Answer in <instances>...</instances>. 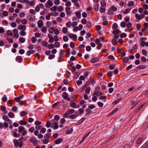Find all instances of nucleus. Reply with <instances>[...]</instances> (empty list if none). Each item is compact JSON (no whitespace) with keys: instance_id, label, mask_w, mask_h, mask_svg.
Listing matches in <instances>:
<instances>
[{"instance_id":"nucleus-23","label":"nucleus","mask_w":148,"mask_h":148,"mask_svg":"<svg viewBox=\"0 0 148 148\" xmlns=\"http://www.w3.org/2000/svg\"><path fill=\"white\" fill-rule=\"evenodd\" d=\"M22 58L20 56H17L16 58V61L18 62H21L22 61Z\"/></svg>"},{"instance_id":"nucleus-8","label":"nucleus","mask_w":148,"mask_h":148,"mask_svg":"<svg viewBox=\"0 0 148 148\" xmlns=\"http://www.w3.org/2000/svg\"><path fill=\"white\" fill-rule=\"evenodd\" d=\"M8 126V123L5 122L3 123L0 122V128L2 129L3 127L7 128Z\"/></svg>"},{"instance_id":"nucleus-10","label":"nucleus","mask_w":148,"mask_h":148,"mask_svg":"<svg viewBox=\"0 0 148 148\" xmlns=\"http://www.w3.org/2000/svg\"><path fill=\"white\" fill-rule=\"evenodd\" d=\"M75 114L71 115L69 116V117L72 119H74L77 117L79 115V114L77 112H75Z\"/></svg>"},{"instance_id":"nucleus-20","label":"nucleus","mask_w":148,"mask_h":148,"mask_svg":"<svg viewBox=\"0 0 148 148\" xmlns=\"http://www.w3.org/2000/svg\"><path fill=\"white\" fill-rule=\"evenodd\" d=\"M62 141V138H59L57 139L55 141V143L56 144H58L60 143Z\"/></svg>"},{"instance_id":"nucleus-11","label":"nucleus","mask_w":148,"mask_h":148,"mask_svg":"<svg viewBox=\"0 0 148 148\" xmlns=\"http://www.w3.org/2000/svg\"><path fill=\"white\" fill-rule=\"evenodd\" d=\"M66 122V120L63 118H61L60 120L61 124L60 125V127H63Z\"/></svg>"},{"instance_id":"nucleus-12","label":"nucleus","mask_w":148,"mask_h":148,"mask_svg":"<svg viewBox=\"0 0 148 148\" xmlns=\"http://www.w3.org/2000/svg\"><path fill=\"white\" fill-rule=\"evenodd\" d=\"M53 126V128L54 130H56L59 128V125L58 123L56 122H55L52 124Z\"/></svg>"},{"instance_id":"nucleus-24","label":"nucleus","mask_w":148,"mask_h":148,"mask_svg":"<svg viewBox=\"0 0 148 148\" xmlns=\"http://www.w3.org/2000/svg\"><path fill=\"white\" fill-rule=\"evenodd\" d=\"M51 136V133H48L45 134L44 136V138L46 139H48Z\"/></svg>"},{"instance_id":"nucleus-29","label":"nucleus","mask_w":148,"mask_h":148,"mask_svg":"<svg viewBox=\"0 0 148 148\" xmlns=\"http://www.w3.org/2000/svg\"><path fill=\"white\" fill-rule=\"evenodd\" d=\"M27 123L26 121H24L23 120H21L20 121L19 124L21 125H25Z\"/></svg>"},{"instance_id":"nucleus-30","label":"nucleus","mask_w":148,"mask_h":148,"mask_svg":"<svg viewBox=\"0 0 148 148\" xmlns=\"http://www.w3.org/2000/svg\"><path fill=\"white\" fill-rule=\"evenodd\" d=\"M42 45L45 47H48V43L44 41L42 42Z\"/></svg>"},{"instance_id":"nucleus-37","label":"nucleus","mask_w":148,"mask_h":148,"mask_svg":"<svg viewBox=\"0 0 148 148\" xmlns=\"http://www.w3.org/2000/svg\"><path fill=\"white\" fill-rule=\"evenodd\" d=\"M90 87H88L86 89L85 92L87 94H88L90 93Z\"/></svg>"},{"instance_id":"nucleus-7","label":"nucleus","mask_w":148,"mask_h":148,"mask_svg":"<svg viewBox=\"0 0 148 148\" xmlns=\"http://www.w3.org/2000/svg\"><path fill=\"white\" fill-rule=\"evenodd\" d=\"M69 36L70 38L72 39L74 41H75L77 39V37L76 34L70 33L69 34Z\"/></svg>"},{"instance_id":"nucleus-16","label":"nucleus","mask_w":148,"mask_h":148,"mask_svg":"<svg viewBox=\"0 0 148 148\" xmlns=\"http://www.w3.org/2000/svg\"><path fill=\"white\" fill-rule=\"evenodd\" d=\"M101 6L103 7H106V3L105 0H102L101 2Z\"/></svg>"},{"instance_id":"nucleus-43","label":"nucleus","mask_w":148,"mask_h":148,"mask_svg":"<svg viewBox=\"0 0 148 148\" xmlns=\"http://www.w3.org/2000/svg\"><path fill=\"white\" fill-rule=\"evenodd\" d=\"M86 23V26L88 28H89L91 27V23L90 21H88Z\"/></svg>"},{"instance_id":"nucleus-55","label":"nucleus","mask_w":148,"mask_h":148,"mask_svg":"<svg viewBox=\"0 0 148 148\" xmlns=\"http://www.w3.org/2000/svg\"><path fill=\"white\" fill-rule=\"evenodd\" d=\"M7 34L8 35L10 36H12L13 35V33L9 30H8L7 31Z\"/></svg>"},{"instance_id":"nucleus-61","label":"nucleus","mask_w":148,"mask_h":148,"mask_svg":"<svg viewBox=\"0 0 148 148\" xmlns=\"http://www.w3.org/2000/svg\"><path fill=\"white\" fill-rule=\"evenodd\" d=\"M11 26L12 27L14 28L16 27V23L13 22L11 23Z\"/></svg>"},{"instance_id":"nucleus-47","label":"nucleus","mask_w":148,"mask_h":148,"mask_svg":"<svg viewBox=\"0 0 148 148\" xmlns=\"http://www.w3.org/2000/svg\"><path fill=\"white\" fill-rule=\"evenodd\" d=\"M40 6L38 5L36 6L35 7V10L37 12H38L40 11Z\"/></svg>"},{"instance_id":"nucleus-41","label":"nucleus","mask_w":148,"mask_h":148,"mask_svg":"<svg viewBox=\"0 0 148 148\" xmlns=\"http://www.w3.org/2000/svg\"><path fill=\"white\" fill-rule=\"evenodd\" d=\"M134 5V2L133 1H130L128 3V6H132Z\"/></svg>"},{"instance_id":"nucleus-54","label":"nucleus","mask_w":148,"mask_h":148,"mask_svg":"<svg viewBox=\"0 0 148 148\" xmlns=\"http://www.w3.org/2000/svg\"><path fill=\"white\" fill-rule=\"evenodd\" d=\"M63 40L64 42H66L68 40L69 38L67 36H64L63 37Z\"/></svg>"},{"instance_id":"nucleus-52","label":"nucleus","mask_w":148,"mask_h":148,"mask_svg":"<svg viewBox=\"0 0 148 148\" xmlns=\"http://www.w3.org/2000/svg\"><path fill=\"white\" fill-rule=\"evenodd\" d=\"M69 113L68 111L66 112L64 114L63 117L64 118H67L68 117V116L69 115Z\"/></svg>"},{"instance_id":"nucleus-6","label":"nucleus","mask_w":148,"mask_h":148,"mask_svg":"<svg viewBox=\"0 0 148 148\" xmlns=\"http://www.w3.org/2000/svg\"><path fill=\"white\" fill-rule=\"evenodd\" d=\"M13 32L14 34V37L16 38H18L19 35L18 34V31L17 29H13Z\"/></svg>"},{"instance_id":"nucleus-18","label":"nucleus","mask_w":148,"mask_h":148,"mask_svg":"<svg viewBox=\"0 0 148 148\" xmlns=\"http://www.w3.org/2000/svg\"><path fill=\"white\" fill-rule=\"evenodd\" d=\"M1 109L2 111L4 112L3 113H6L8 112L7 111H6V107L3 106L2 105L1 106Z\"/></svg>"},{"instance_id":"nucleus-48","label":"nucleus","mask_w":148,"mask_h":148,"mask_svg":"<svg viewBox=\"0 0 148 148\" xmlns=\"http://www.w3.org/2000/svg\"><path fill=\"white\" fill-rule=\"evenodd\" d=\"M66 25L68 27H70L72 26L71 22V21H69L66 23Z\"/></svg>"},{"instance_id":"nucleus-58","label":"nucleus","mask_w":148,"mask_h":148,"mask_svg":"<svg viewBox=\"0 0 148 148\" xmlns=\"http://www.w3.org/2000/svg\"><path fill=\"white\" fill-rule=\"evenodd\" d=\"M27 114V112L25 111H22L21 113V116H23Z\"/></svg>"},{"instance_id":"nucleus-34","label":"nucleus","mask_w":148,"mask_h":148,"mask_svg":"<svg viewBox=\"0 0 148 148\" xmlns=\"http://www.w3.org/2000/svg\"><path fill=\"white\" fill-rule=\"evenodd\" d=\"M86 113L85 115H87L90 114L92 112V111L90 110V109L87 108L86 110Z\"/></svg>"},{"instance_id":"nucleus-28","label":"nucleus","mask_w":148,"mask_h":148,"mask_svg":"<svg viewBox=\"0 0 148 148\" xmlns=\"http://www.w3.org/2000/svg\"><path fill=\"white\" fill-rule=\"evenodd\" d=\"M142 139L141 138H139L136 141V143L138 145L140 144L142 141Z\"/></svg>"},{"instance_id":"nucleus-15","label":"nucleus","mask_w":148,"mask_h":148,"mask_svg":"<svg viewBox=\"0 0 148 148\" xmlns=\"http://www.w3.org/2000/svg\"><path fill=\"white\" fill-rule=\"evenodd\" d=\"M75 15L78 18H80L81 17V13L79 11L76 12Z\"/></svg>"},{"instance_id":"nucleus-36","label":"nucleus","mask_w":148,"mask_h":148,"mask_svg":"<svg viewBox=\"0 0 148 148\" xmlns=\"http://www.w3.org/2000/svg\"><path fill=\"white\" fill-rule=\"evenodd\" d=\"M19 40L21 43H23L25 42V39L23 37H20L19 38Z\"/></svg>"},{"instance_id":"nucleus-25","label":"nucleus","mask_w":148,"mask_h":148,"mask_svg":"<svg viewBox=\"0 0 148 148\" xmlns=\"http://www.w3.org/2000/svg\"><path fill=\"white\" fill-rule=\"evenodd\" d=\"M106 8L101 6L100 8L99 11L101 13L104 12L106 10Z\"/></svg>"},{"instance_id":"nucleus-45","label":"nucleus","mask_w":148,"mask_h":148,"mask_svg":"<svg viewBox=\"0 0 148 148\" xmlns=\"http://www.w3.org/2000/svg\"><path fill=\"white\" fill-rule=\"evenodd\" d=\"M47 28L45 27H42V28L41 29L42 32L44 33H46L47 31Z\"/></svg>"},{"instance_id":"nucleus-38","label":"nucleus","mask_w":148,"mask_h":148,"mask_svg":"<svg viewBox=\"0 0 148 148\" xmlns=\"http://www.w3.org/2000/svg\"><path fill=\"white\" fill-rule=\"evenodd\" d=\"M48 48L49 49H51L54 48L53 45L52 44H49L48 45Z\"/></svg>"},{"instance_id":"nucleus-1","label":"nucleus","mask_w":148,"mask_h":148,"mask_svg":"<svg viewBox=\"0 0 148 148\" xmlns=\"http://www.w3.org/2000/svg\"><path fill=\"white\" fill-rule=\"evenodd\" d=\"M23 138L19 139V141H20L19 143V141L16 139L14 140L13 142L15 146H18L19 148H21L22 147L23 145Z\"/></svg>"},{"instance_id":"nucleus-22","label":"nucleus","mask_w":148,"mask_h":148,"mask_svg":"<svg viewBox=\"0 0 148 148\" xmlns=\"http://www.w3.org/2000/svg\"><path fill=\"white\" fill-rule=\"evenodd\" d=\"M35 4V1L33 0L30 1H29L28 5L30 6H33Z\"/></svg>"},{"instance_id":"nucleus-50","label":"nucleus","mask_w":148,"mask_h":148,"mask_svg":"<svg viewBox=\"0 0 148 148\" xmlns=\"http://www.w3.org/2000/svg\"><path fill=\"white\" fill-rule=\"evenodd\" d=\"M72 26L73 27H75L77 25V23L76 21H74L71 23Z\"/></svg>"},{"instance_id":"nucleus-2","label":"nucleus","mask_w":148,"mask_h":148,"mask_svg":"<svg viewBox=\"0 0 148 148\" xmlns=\"http://www.w3.org/2000/svg\"><path fill=\"white\" fill-rule=\"evenodd\" d=\"M117 10V8L114 5H112L109 9L108 14L110 15L114 13V12H116Z\"/></svg>"},{"instance_id":"nucleus-3","label":"nucleus","mask_w":148,"mask_h":148,"mask_svg":"<svg viewBox=\"0 0 148 148\" xmlns=\"http://www.w3.org/2000/svg\"><path fill=\"white\" fill-rule=\"evenodd\" d=\"M57 9V7L56 6H54L50 8V10L51 11L55 12L54 13H53L52 14V16H56L58 15V13L56 12Z\"/></svg>"},{"instance_id":"nucleus-13","label":"nucleus","mask_w":148,"mask_h":148,"mask_svg":"<svg viewBox=\"0 0 148 148\" xmlns=\"http://www.w3.org/2000/svg\"><path fill=\"white\" fill-rule=\"evenodd\" d=\"M37 24L38 27L40 28H42L43 25V21L41 20L38 21V22Z\"/></svg>"},{"instance_id":"nucleus-9","label":"nucleus","mask_w":148,"mask_h":148,"mask_svg":"<svg viewBox=\"0 0 148 148\" xmlns=\"http://www.w3.org/2000/svg\"><path fill=\"white\" fill-rule=\"evenodd\" d=\"M19 30H21L22 31H25L26 29V26L25 25H20L17 27Z\"/></svg>"},{"instance_id":"nucleus-64","label":"nucleus","mask_w":148,"mask_h":148,"mask_svg":"<svg viewBox=\"0 0 148 148\" xmlns=\"http://www.w3.org/2000/svg\"><path fill=\"white\" fill-rule=\"evenodd\" d=\"M94 95L92 97V100L93 101L95 102L97 99V97L96 96H95Z\"/></svg>"},{"instance_id":"nucleus-4","label":"nucleus","mask_w":148,"mask_h":148,"mask_svg":"<svg viewBox=\"0 0 148 148\" xmlns=\"http://www.w3.org/2000/svg\"><path fill=\"white\" fill-rule=\"evenodd\" d=\"M68 95L65 92H64L62 94V97H63L64 99H66L68 101H70L71 100V99L68 97Z\"/></svg>"},{"instance_id":"nucleus-60","label":"nucleus","mask_w":148,"mask_h":148,"mask_svg":"<svg viewBox=\"0 0 148 148\" xmlns=\"http://www.w3.org/2000/svg\"><path fill=\"white\" fill-rule=\"evenodd\" d=\"M127 36L126 34L124 33H123L121 34L120 37L122 38H125Z\"/></svg>"},{"instance_id":"nucleus-5","label":"nucleus","mask_w":148,"mask_h":148,"mask_svg":"<svg viewBox=\"0 0 148 148\" xmlns=\"http://www.w3.org/2000/svg\"><path fill=\"white\" fill-rule=\"evenodd\" d=\"M53 5V3L51 0H49L46 3L45 6L47 8H49Z\"/></svg>"},{"instance_id":"nucleus-33","label":"nucleus","mask_w":148,"mask_h":148,"mask_svg":"<svg viewBox=\"0 0 148 148\" xmlns=\"http://www.w3.org/2000/svg\"><path fill=\"white\" fill-rule=\"evenodd\" d=\"M68 30L67 28L66 27H64L62 28V32L64 34L66 33Z\"/></svg>"},{"instance_id":"nucleus-42","label":"nucleus","mask_w":148,"mask_h":148,"mask_svg":"<svg viewBox=\"0 0 148 148\" xmlns=\"http://www.w3.org/2000/svg\"><path fill=\"white\" fill-rule=\"evenodd\" d=\"M81 22L82 24L85 25L87 23V21L85 18H83Z\"/></svg>"},{"instance_id":"nucleus-49","label":"nucleus","mask_w":148,"mask_h":148,"mask_svg":"<svg viewBox=\"0 0 148 148\" xmlns=\"http://www.w3.org/2000/svg\"><path fill=\"white\" fill-rule=\"evenodd\" d=\"M118 27V25L116 23H115L113 25L112 28L114 30H116Z\"/></svg>"},{"instance_id":"nucleus-21","label":"nucleus","mask_w":148,"mask_h":148,"mask_svg":"<svg viewBox=\"0 0 148 148\" xmlns=\"http://www.w3.org/2000/svg\"><path fill=\"white\" fill-rule=\"evenodd\" d=\"M71 103L70 105L73 108H75L77 107L76 104L74 102H72L71 101Z\"/></svg>"},{"instance_id":"nucleus-39","label":"nucleus","mask_w":148,"mask_h":148,"mask_svg":"<svg viewBox=\"0 0 148 148\" xmlns=\"http://www.w3.org/2000/svg\"><path fill=\"white\" fill-rule=\"evenodd\" d=\"M121 32L119 30H113L112 32V33L113 34H119Z\"/></svg>"},{"instance_id":"nucleus-31","label":"nucleus","mask_w":148,"mask_h":148,"mask_svg":"<svg viewBox=\"0 0 148 148\" xmlns=\"http://www.w3.org/2000/svg\"><path fill=\"white\" fill-rule=\"evenodd\" d=\"M146 68V66L144 65H140L138 66L137 67V69L138 70L140 69H143Z\"/></svg>"},{"instance_id":"nucleus-17","label":"nucleus","mask_w":148,"mask_h":148,"mask_svg":"<svg viewBox=\"0 0 148 148\" xmlns=\"http://www.w3.org/2000/svg\"><path fill=\"white\" fill-rule=\"evenodd\" d=\"M2 118L5 121H9V122L11 123V121L10 120L8 117L7 116L4 115L3 116Z\"/></svg>"},{"instance_id":"nucleus-19","label":"nucleus","mask_w":148,"mask_h":148,"mask_svg":"<svg viewBox=\"0 0 148 148\" xmlns=\"http://www.w3.org/2000/svg\"><path fill=\"white\" fill-rule=\"evenodd\" d=\"M18 132L19 133H22L25 129V128L23 126H20L18 127Z\"/></svg>"},{"instance_id":"nucleus-51","label":"nucleus","mask_w":148,"mask_h":148,"mask_svg":"<svg viewBox=\"0 0 148 148\" xmlns=\"http://www.w3.org/2000/svg\"><path fill=\"white\" fill-rule=\"evenodd\" d=\"M46 129L45 128H43L41 129V130L40 131V132L41 133L44 134L45 133L46 131Z\"/></svg>"},{"instance_id":"nucleus-57","label":"nucleus","mask_w":148,"mask_h":148,"mask_svg":"<svg viewBox=\"0 0 148 148\" xmlns=\"http://www.w3.org/2000/svg\"><path fill=\"white\" fill-rule=\"evenodd\" d=\"M98 61V59L97 58H95L92 60L91 62L92 63H94L97 62Z\"/></svg>"},{"instance_id":"nucleus-26","label":"nucleus","mask_w":148,"mask_h":148,"mask_svg":"<svg viewBox=\"0 0 148 148\" xmlns=\"http://www.w3.org/2000/svg\"><path fill=\"white\" fill-rule=\"evenodd\" d=\"M54 29L55 28L53 27H50L48 30L49 32L50 33H53L54 31Z\"/></svg>"},{"instance_id":"nucleus-59","label":"nucleus","mask_w":148,"mask_h":148,"mask_svg":"<svg viewBox=\"0 0 148 148\" xmlns=\"http://www.w3.org/2000/svg\"><path fill=\"white\" fill-rule=\"evenodd\" d=\"M54 119L56 121H58L59 120L60 118L59 115H56L54 116Z\"/></svg>"},{"instance_id":"nucleus-32","label":"nucleus","mask_w":148,"mask_h":148,"mask_svg":"<svg viewBox=\"0 0 148 148\" xmlns=\"http://www.w3.org/2000/svg\"><path fill=\"white\" fill-rule=\"evenodd\" d=\"M35 52V51L33 50H30L27 51V55L28 56L30 55L31 54H32Z\"/></svg>"},{"instance_id":"nucleus-62","label":"nucleus","mask_w":148,"mask_h":148,"mask_svg":"<svg viewBox=\"0 0 148 148\" xmlns=\"http://www.w3.org/2000/svg\"><path fill=\"white\" fill-rule=\"evenodd\" d=\"M2 15L5 16H7L8 15V13L7 11H4L2 13Z\"/></svg>"},{"instance_id":"nucleus-27","label":"nucleus","mask_w":148,"mask_h":148,"mask_svg":"<svg viewBox=\"0 0 148 148\" xmlns=\"http://www.w3.org/2000/svg\"><path fill=\"white\" fill-rule=\"evenodd\" d=\"M131 10V9L130 8H128V9H125V10L123 11V13L125 14H126L129 13L130 12V11Z\"/></svg>"},{"instance_id":"nucleus-35","label":"nucleus","mask_w":148,"mask_h":148,"mask_svg":"<svg viewBox=\"0 0 148 148\" xmlns=\"http://www.w3.org/2000/svg\"><path fill=\"white\" fill-rule=\"evenodd\" d=\"M99 5L98 4H96L94 5V10L96 11H97L99 10Z\"/></svg>"},{"instance_id":"nucleus-46","label":"nucleus","mask_w":148,"mask_h":148,"mask_svg":"<svg viewBox=\"0 0 148 148\" xmlns=\"http://www.w3.org/2000/svg\"><path fill=\"white\" fill-rule=\"evenodd\" d=\"M135 18L136 19L138 20H140L141 18L140 17V16L138 14H136L135 15Z\"/></svg>"},{"instance_id":"nucleus-63","label":"nucleus","mask_w":148,"mask_h":148,"mask_svg":"<svg viewBox=\"0 0 148 148\" xmlns=\"http://www.w3.org/2000/svg\"><path fill=\"white\" fill-rule=\"evenodd\" d=\"M69 114H72L73 113L75 112V110L73 109H69L68 111Z\"/></svg>"},{"instance_id":"nucleus-56","label":"nucleus","mask_w":148,"mask_h":148,"mask_svg":"<svg viewBox=\"0 0 148 148\" xmlns=\"http://www.w3.org/2000/svg\"><path fill=\"white\" fill-rule=\"evenodd\" d=\"M54 45L56 48L59 47L60 45V43L59 42H56L54 43Z\"/></svg>"},{"instance_id":"nucleus-44","label":"nucleus","mask_w":148,"mask_h":148,"mask_svg":"<svg viewBox=\"0 0 148 148\" xmlns=\"http://www.w3.org/2000/svg\"><path fill=\"white\" fill-rule=\"evenodd\" d=\"M32 41L33 43H35L37 40V39L34 36H33L32 38Z\"/></svg>"},{"instance_id":"nucleus-53","label":"nucleus","mask_w":148,"mask_h":148,"mask_svg":"<svg viewBox=\"0 0 148 148\" xmlns=\"http://www.w3.org/2000/svg\"><path fill=\"white\" fill-rule=\"evenodd\" d=\"M58 11L59 12H61L64 10L63 7L62 6H59L58 8Z\"/></svg>"},{"instance_id":"nucleus-14","label":"nucleus","mask_w":148,"mask_h":148,"mask_svg":"<svg viewBox=\"0 0 148 148\" xmlns=\"http://www.w3.org/2000/svg\"><path fill=\"white\" fill-rule=\"evenodd\" d=\"M103 94V93H102L100 92H98L97 91L95 90L94 92L93 95H96L97 96H99Z\"/></svg>"},{"instance_id":"nucleus-40","label":"nucleus","mask_w":148,"mask_h":148,"mask_svg":"<svg viewBox=\"0 0 148 148\" xmlns=\"http://www.w3.org/2000/svg\"><path fill=\"white\" fill-rule=\"evenodd\" d=\"M21 21L22 23L23 24H26L27 23V21L25 19H22Z\"/></svg>"}]
</instances>
